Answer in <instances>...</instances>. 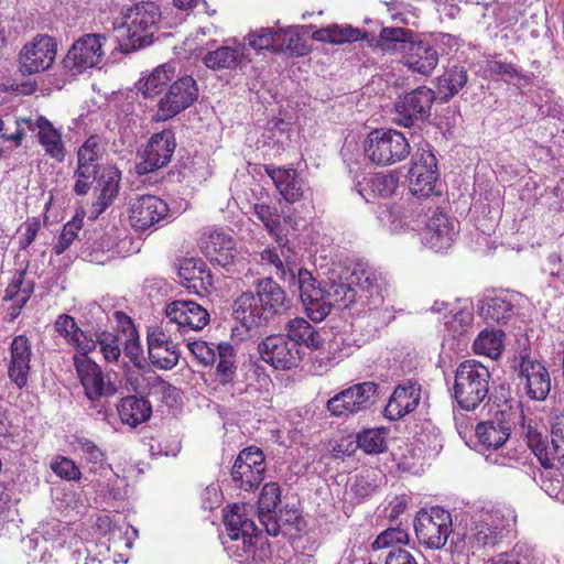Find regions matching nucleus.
I'll use <instances>...</instances> for the list:
<instances>
[{
    "label": "nucleus",
    "mask_w": 564,
    "mask_h": 564,
    "mask_svg": "<svg viewBox=\"0 0 564 564\" xmlns=\"http://www.w3.org/2000/svg\"><path fill=\"white\" fill-rule=\"evenodd\" d=\"M292 301L272 278L254 282V291L242 292L232 304V315L247 330L267 326L291 308Z\"/></svg>",
    "instance_id": "obj_1"
},
{
    "label": "nucleus",
    "mask_w": 564,
    "mask_h": 564,
    "mask_svg": "<svg viewBox=\"0 0 564 564\" xmlns=\"http://www.w3.org/2000/svg\"><path fill=\"white\" fill-rule=\"evenodd\" d=\"M228 538L223 542L228 554L241 564H268L272 547L256 523L248 518L246 508L234 505L224 514Z\"/></svg>",
    "instance_id": "obj_2"
},
{
    "label": "nucleus",
    "mask_w": 564,
    "mask_h": 564,
    "mask_svg": "<svg viewBox=\"0 0 564 564\" xmlns=\"http://www.w3.org/2000/svg\"><path fill=\"white\" fill-rule=\"evenodd\" d=\"M162 12L152 1L138 2L122 13V24L117 29L122 37L120 51L131 53L154 42L160 30Z\"/></svg>",
    "instance_id": "obj_3"
},
{
    "label": "nucleus",
    "mask_w": 564,
    "mask_h": 564,
    "mask_svg": "<svg viewBox=\"0 0 564 564\" xmlns=\"http://www.w3.org/2000/svg\"><path fill=\"white\" fill-rule=\"evenodd\" d=\"M491 373L480 361L468 359L455 371L453 397L460 409L474 411L489 398Z\"/></svg>",
    "instance_id": "obj_4"
},
{
    "label": "nucleus",
    "mask_w": 564,
    "mask_h": 564,
    "mask_svg": "<svg viewBox=\"0 0 564 564\" xmlns=\"http://www.w3.org/2000/svg\"><path fill=\"white\" fill-rule=\"evenodd\" d=\"M364 154L372 164L392 165L408 158L410 144L402 132L378 128L370 131L364 140Z\"/></svg>",
    "instance_id": "obj_5"
},
{
    "label": "nucleus",
    "mask_w": 564,
    "mask_h": 564,
    "mask_svg": "<svg viewBox=\"0 0 564 564\" xmlns=\"http://www.w3.org/2000/svg\"><path fill=\"white\" fill-rule=\"evenodd\" d=\"M505 524L498 512L481 513L466 524L464 531L454 533L456 547L463 543L462 550L473 554L480 549L495 546L503 536Z\"/></svg>",
    "instance_id": "obj_6"
},
{
    "label": "nucleus",
    "mask_w": 564,
    "mask_h": 564,
    "mask_svg": "<svg viewBox=\"0 0 564 564\" xmlns=\"http://www.w3.org/2000/svg\"><path fill=\"white\" fill-rule=\"evenodd\" d=\"M436 100V93L426 86H419L399 96L393 106L395 123L405 128H421L431 117Z\"/></svg>",
    "instance_id": "obj_7"
},
{
    "label": "nucleus",
    "mask_w": 564,
    "mask_h": 564,
    "mask_svg": "<svg viewBox=\"0 0 564 564\" xmlns=\"http://www.w3.org/2000/svg\"><path fill=\"white\" fill-rule=\"evenodd\" d=\"M379 400V384L375 381L355 383L336 393L326 408L334 416L349 417L370 410Z\"/></svg>",
    "instance_id": "obj_8"
},
{
    "label": "nucleus",
    "mask_w": 564,
    "mask_h": 564,
    "mask_svg": "<svg viewBox=\"0 0 564 564\" xmlns=\"http://www.w3.org/2000/svg\"><path fill=\"white\" fill-rule=\"evenodd\" d=\"M106 41V36L99 33L79 36L61 62L64 72L76 76L97 67L102 62L105 55L102 46Z\"/></svg>",
    "instance_id": "obj_9"
},
{
    "label": "nucleus",
    "mask_w": 564,
    "mask_h": 564,
    "mask_svg": "<svg viewBox=\"0 0 564 564\" xmlns=\"http://www.w3.org/2000/svg\"><path fill=\"white\" fill-rule=\"evenodd\" d=\"M414 530L419 542L432 550L442 549L451 533H455L452 514L441 507L419 512L414 520Z\"/></svg>",
    "instance_id": "obj_10"
},
{
    "label": "nucleus",
    "mask_w": 564,
    "mask_h": 564,
    "mask_svg": "<svg viewBox=\"0 0 564 564\" xmlns=\"http://www.w3.org/2000/svg\"><path fill=\"white\" fill-rule=\"evenodd\" d=\"M199 96L196 80L185 75L174 80L158 102V110L153 116L156 122L167 121L195 104Z\"/></svg>",
    "instance_id": "obj_11"
},
{
    "label": "nucleus",
    "mask_w": 564,
    "mask_h": 564,
    "mask_svg": "<svg viewBox=\"0 0 564 564\" xmlns=\"http://www.w3.org/2000/svg\"><path fill=\"white\" fill-rule=\"evenodd\" d=\"M57 54V42L48 34H36L25 43L19 54V69L22 75H33L47 70Z\"/></svg>",
    "instance_id": "obj_12"
},
{
    "label": "nucleus",
    "mask_w": 564,
    "mask_h": 564,
    "mask_svg": "<svg viewBox=\"0 0 564 564\" xmlns=\"http://www.w3.org/2000/svg\"><path fill=\"white\" fill-rule=\"evenodd\" d=\"M198 247L210 263L231 272L237 258L235 239L221 228H205L199 237Z\"/></svg>",
    "instance_id": "obj_13"
},
{
    "label": "nucleus",
    "mask_w": 564,
    "mask_h": 564,
    "mask_svg": "<svg viewBox=\"0 0 564 564\" xmlns=\"http://www.w3.org/2000/svg\"><path fill=\"white\" fill-rule=\"evenodd\" d=\"M73 362L84 394L90 402H99L117 393V387L109 375L91 358H73Z\"/></svg>",
    "instance_id": "obj_14"
},
{
    "label": "nucleus",
    "mask_w": 564,
    "mask_h": 564,
    "mask_svg": "<svg viewBox=\"0 0 564 564\" xmlns=\"http://www.w3.org/2000/svg\"><path fill=\"white\" fill-rule=\"evenodd\" d=\"M261 359L279 370L296 368L303 358L301 348L292 344L285 334H272L258 344Z\"/></svg>",
    "instance_id": "obj_15"
},
{
    "label": "nucleus",
    "mask_w": 564,
    "mask_h": 564,
    "mask_svg": "<svg viewBox=\"0 0 564 564\" xmlns=\"http://www.w3.org/2000/svg\"><path fill=\"white\" fill-rule=\"evenodd\" d=\"M175 149L176 139L172 129L153 133L145 145L142 161L135 164V172L144 175L167 165Z\"/></svg>",
    "instance_id": "obj_16"
},
{
    "label": "nucleus",
    "mask_w": 564,
    "mask_h": 564,
    "mask_svg": "<svg viewBox=\"0 0 564 564\" xmlns=\"http://www.w3.org/2000/svg\"><path fill=\"white\" fill-rule=\"evenodd\" d=\"M440 177L437 159L431 150L417 151L409 170L410 191L419 197H429L435 192Z\"/></svg>",
    "instance_id": "obj_17"
},
{
    "label": "nucleus",
    "mask_w": 564,
    "mask_h": 564,
    "mask_svg": "<svg viewBox=\"0 0 564 564\" xmlns=\"http://www.w3.org/2000/svg\"><path fill=\"white\" fill-rule=\"evenodd\" d=\"M520 383L525 394L535 401L546 400L551 391V377L545 366L529 354H520L519 373Z\"/></svg>",
    "instance_id": "obj_18"
},
{
    "label": "nucleus",
    "mask_w": 564,
    "mask_h": 564,
    "mask_svg": "<svg viewBox=\"0 0 564 564\" xmlns=\"http://www.w3.org/2000/svg\"><path fill=\"white\" fill-rule=\"evenodd\" d=\"M167 204L158 196L142 195L131 200L129 219L137 231L158 228L169 215Z\"/></svg>",
    "instance_id": "obj_19"
},
{
    "label": "nucleus",
    "mask_w": 564,
    "mask_h": 564,
    "mask_svg": "<svg viewBox=\"0 0 564 564\" xmlns=\"http://www.w3.org/2000/svg\"><path fill=\"white\" fill-rule=\"evenodd\" d=\"M350 279L351 284L356 286L358 300L367 306L368 311L382 305L387 288L380 273L371 268H359L354 270Z\"/></svg>",
    "instance_id": "obj_20"
},
{
    "label": "nucleus",
    "mask_w": 564,
    "mask_h": 564,
    "mask_svg": "<svg viewBox=\"0 0 564 564\" xmlns=\"http://www.w3.org/2000/svg\"><path fill=\"white\" fill-rule=\"evenodd\" d=\"M440 53L434 41L416 34L402 63L421 75L429 76L438 64Z\"/></svg>",
    "instance_id": "obj_21"
},
{
    "label": "nucleus",
    "mask_w": 564,
    "mask_h": 564,
    "mask_svg": "<svg viewBox=\"0 0 564 564\" xmlns=\"http://www.w3.org/2000/svg\"><path fill=\"white\" fill-rule=\"evenodd\" d=\"M512 425L513 413L501 409L495 413L492 419L478 423L476 435L481 445L488 449H497L510 437Z\"/></svg>",
    "instance_id": "obj_22"
},
{
    "label": "nucleus",
    "mask_w": 564,
    "mask_h": 564,
    "mask_svg": "<svg viewBox=\"0 0 564 564\" xmlns=\"http://www.w3.org/2000/svg\"><path fill=\"white\" fill-rule=\"evenodd\" d=\"M421 401V384L408 380L394 388L384 410L383 415L390 421H397L413 412Z\"/></svg>",
    "instance_id": "obj_23"
},
{
    "label": "nucleus",
    "mask_w": 564,
    "mask_h": 564,
    "mask_svg": "<svg viewBox=\"0 0 564 564\" xmlns=\"http://www.w3.org/2000/svg\"><path fill=\"white\" fill-rule=\"evenodd\" d=\"M165 314L172 323L193 330H200L209 322L208 312L194 301H173L166 306Z\"/></svg>",
    "instance_id": "obj_24"
},
{
    "label": "nucleus",
    "mask_w": 564,
    "mask_h": 564,
    "mask_svg": "<svg viewBox=\"0 0 564 564\" xmlns=\"http://www.w3.org/2000/svg\"><path fill=\"white\" fill-rule=\"evenodd\" d=\"M202 62L213 70L242 69L251 62V58L246 45L238 43L236 46L224 45L208 51L203 55Z\"/></svg>",
    "instance_id": "obj_25"
},
{
    "label": "nucleus",
    "mask_w": 564,
    "mask_h": 564,
    "mask_svg": "<svg viewBox=\"0 0 564 564\" xmlns=\"http://www.w3.org/2000/svg\"><path fill=\"white\" fill-rule=\"evenodd\" d=\"M31 356L32 346L29 338L24 335L15 336L10 345L8 376L19 388H23L28 382Z\"/></svg>",
    "instance_id": "obj_26"
},
{
    "label": "nucleus",
    "mask_w": 564,
    "mask_h": 564,
    "mask_svg": "<svg viewBox=\"0 0 564 564\" xmlns=\"http://www.w3.org/2000/svg\"><path fill=\"white\" fill-rule=\"evenodd\" d=\"M456 237V229L454 221L443 214H434L426 225L425 232L423 234V242L426 247L435 252L446 251Z\"/></svg>",
    "instance_id": "obj_27"
},
{
    "label": "nucleus",
    "mask_w": 564,
    "mask_h": 564,
    "mask_svg": "<svg viewBox=\"0 0 564 564\" xmlns=\"http://www.w3.org/2000/svg\"><path fill=\"white\" fill-rule=\"evenodd\" d=\"M476 312L488 324H507L514 315V303L508 294H485Z\"/></svg>",
    "instance_id": "obj_28"
},
{
    "label": "nucleus",
    "mask_w": 564,
    "mask_h": 564,
    "mask_svg": "<svg viewBox=\"0 0 564 564\" xmlns=\"http://www.w3.org/2000/svg\"><path fill=\"white\" fill-rule=\"evenodd\" d=\"M265 172L288 203L293 204L304 197L306 183L295 169L265 166Z\"/></svg>",
    "instance_id": "obj_29"
},
{
    "label": "nucleus",
    "mask_w": 564,
    "mask_h": 564,
    "mask_svg": "<svg viewBox=\"0 0 564 564\" xmlns=\"http://www.w3.org/2000/svg\"><path fill=\"white\" fill-rule=\"evenodd\" d=\"M177 275L181 284L195 294L207 292L213 285V276L200 259H183L178 265Z\"/></svg>",
    "instance_id": "obj_30"
},
{
    "label": "nucleus",
    "mask_w": 564,
    "mask_h": 564,
    "mask_svg": "<svg viewBox=\"0 0 564 564\" xmlns=\"http://www.w3.org/2000/svg\"><path fill=\"white\" fill-rule=\"evenodd\" d=\"M285 335L296 348L306 347L315 351L325 343L324 332L312 325L304 317L291 318L284 326Z\"/></svg>",
    "instance_id": "obj_31"
},
{
    "label": "nucleus",
    "mask_w": 564,
    "mask_h": 564,
    "mask_svg": "<svg viewBox=\"0 0 564 564\" xmlns=\"http://www.w3.org/2000/svg\"><path fill=\"white\" fill-rule=\"evenodd\" d=\"M117 412L122 424L135 429L150 420L152 404L144 397L131 394L120 399Z\"/></svg>",
    "instance_id": "obj_32"
},
{
    "label": "nucleus",
    "mask_w": 564,
    "mask_h": 564,
    "mask_svg": "<svg viewBox=\"0 0 564 564\" xmlns=\"http://www.w3.org/2000/svg\"><path fill=\"white\" fill-rule=\"evenodd\" d=\"M399 178L393 173H372L356 184V191L366 199L387 198L394 194Z\"/></svg>",
    "instance_id": "obj_33"
},
{
    "label": "nucleus",
    "mask_w": 564,
    "mask_h": 564,
    "mask_svg": "<svg viewBox=\"0 0 564 564\" xmlns=\"http://www.w3.org/2000/svg\"><path fill=\"white\" fill-rule=\"evenodd\" d=\"M289 288L292 292L299 293L303 305L322 300L324 294L328 292L321 286V283L305 268H300L296 272L291 269L289 270Z\"/></svg>",
    "instance_id": "obj_34"
},
{
    "label": "nucleus",
    "mask_w": 564,
    "mask_h": 564,
    "mask_svg": "<svg viewBox=\"0 0 564 564\" xmlns=\"http://www.w3.org/2000/svg\"><path fill=\"white\" fill-rule=\"evenodd\" d=\"M34 129L37 130V140L45 153L57 162H63L66 156V149L61 131L44 116H39Z\"/></svg>",
    "instance_id": "obj_35"
},
{
    "label": "nucleus",
    "mask_w": 564,
    "mask_h": 564,
    "mask_svg": "<svg viewBox=\"0 0 564 564\" xmlns=\"http://www.w3.org/2000/svg\"><path fill=\"white\" fill-rule=\"evenodd\" d=\"M486 70L489 72L491 76H499L506 83L512 84L518 88H524L533 85L540 74V72H538V74L534 72H523L514 64L503 62L496 56L487 61Z\"/></svg>",
    "instance_id": "obj_36"
},
{
    "label": "nucleus",
    "mask_w": 564,
    "mask_h": 564,
    "mask_svg": "<svg viewBox=\"0 0 564 564\" xmlns=\"http://www.w3.org/2000/svg\"><path fill=\"white\" fill-rule=\"evenodd\" d=\"M416 33L399 26L382 28L377 42L380 50L390 54H399L403 58Z\"/></svg>",
    "instance_id": "obj_37"
},
{
    "label": "nucleus",
    "mask_w": 564,
    "mask_h": 564,
    "mask_svg": "<svg viewBox=\"0 0 564 564\" xmlns=\"http://www.w3.org/2000/svg\"><path fill=\"white\" fill-rule=\"evenodd\" d=\"M468 83V73L464 66L454 65L437 77V94L440 104H447Z\"/></svg>",
    "instance_id": "obj_38"
},
{
    "label": "nucleus",
    "mask_w": 564,
    "mask_h": 564,
    "mask_svg": "<svg viewBox=\"0 0 564 564\" xmlns=\"http://www.w3.org/2000/svg\"><path fill=\"white\" fill-rule=\"evenodd\" d=\"M26 269L17 271L9 285L7 286L3 295V301H13V310L18 313L25 306L32 296L35 288L33 280H28Z\"/></svg>",
    "instance_id": "obj_39"
},
{
    "label": "nucleus",
    "mask_w": 564,
    "mask_h": 564,
    "mask_svg": "<svg viewBox=\"0 0 564 564\" xmlns=\"http://www.w3.org/2000/svg\"><path fill=\"white\" fill-rule=\"evenodd\" d=\"M174 76V65L171 63L162 64L154 68L147 78L139 80V90L145 98H152L161 94Z\"/></svg>",
    "instance_id": "obj_40"
},
{
    "label": "nucleus",
    "mask_w": 564,
    "mask_h": 564,
    "mask_svg": "<svg viewBox=\"0 0 564 564\" xmlns=\"http://www.w3.org/2000/svg\"><path fill=\"white\" fill-rule=\"evenodd\" d=\"M215 379L223 387L227 388L237 370L236 350L229 343H219L217 345Z\"/></svg>",
    "instance_id": "obj_41"
},
{
    "label": "nucleus",
    "mask_w": 564,
    "mask_h": 564,
    "mask_svg": "<svg viewBox=\"0 0 564 564\" xmlns=\"http://www.w3.org/2000/svg\"><path fill=\"white\" fill-rule=\"evenodd\" d=\"M264 473L265 469L235 462L230 475L236 487L246 491H253L263 481Z\"/></svg>",
    "instance_id": "obj_42"
},
{
    "label": "nucleus",
    "mask_w": 564,
    "mask_h": 564,
    "mask_svg": "<svg viewBox=\"0 0 564 564\" xmlns=\"http://www.w3.org/2000/svg\"><path fill=\"white\" fill-rule=\"evenodd\" d=\"M254 214L280 246H284L288 242L286 235H284L282 230L280 214L275 206H270L263 203L256 204Z\"/></svg>",
    "instance_id": "obj_43"
},
{
    "label": "nucleus",
    "mask_w": 564,
    "mask_h": 564,
    "mask_svg": "<svg viewBox=\"0 0 564 564\" xmlns=\"http://www.w3.org/2000/svg\"><path fill=\"white\" fill-rule=\"evenodd\" d=\"M258 54L268 51L276 53V29L275 28H258L251 30L245 37L243 43Z\"/></svg>",
    "instance_id": "obj_44"
},
{
    "label": "nucleus",
    "mask_w": 564,
    "mask_h": 564,
    "mask_svg": "<svg viewBox=\"0 0 564 564\" xmlns=\"http://www.w3.org/2000/svg\"><path fill=\"white\" fill-rule=\"evenodd\" d=\"M502 337L503 333L501 330L484 329L474 341V351L496 359L501 355L503 348Z\"/></svg>",
    "instance_id": "obj_45"
},
{
    "label": "nucleus",
    "mask_w": 564,
    "mask_h": 564,
    "mask_svg": "<svg viewBox=\"0 0 564 564\" xmlns=\"http://www.w3.org/2000/svg\"><path fill=\"white\" fill-rule=\"evenodd\" d=\"M286 51L292 55L303 56L307 54L308 48L296 30L276 29V53Z\"/></svg>",
    "instance_id": "obj_46"
},
{
    "label": "nucleus",
    "mask_w": 564,
    "mask_h": 564,
    "mask_svg": "<svg viewBox=\"0 0 564 564\" xmlns=\"http://www.w3.org/2000/svg\"><path fill=\"white\" fill-rule=\"evenodd\" d=\"M259 370L260 368L253 362H243L238 367L232 376V380L228 383L232 394L248 393L250 388H254Z\"/></svg>",
    "instance_id": "obj_47"
},
{
    "label": "nucleus",
    "mask_w": 564,
    "mask_h": 564,
    "mask_svg": "<svg viewBox=\"0 0 564 564\" xmlns=\"http://www.w3.org/2000/svg\"><path fill=\"white\" fill-rule=\"evenodd\" d=\"M386 429H365L357 434L356 442L367 454H381L387 449Z\"/></svg>",
    "instance_id": "obj_48"
},
{
    "label": "nucleus",
    "mask_w": 564,
    "mask_h": 564,
    "mask_svg": "<svg viewBox=\"0 0 564 564\" xmlns=\"http://www.w3.org/2000/svg\"><path fill=\"white\" fill-rule=\"evenodd\" d=\"M487 564H540L532 547L517 544L510 552L502 553Z\"/></svg>",
    "instance_id": "obj_49"
},
{
    "label": "nucleus",
    "mask_w": 564,
    "mask_h": 564,
    "mask_svg": "<svg viewBox=\"0 0 564 564\" xmlns=\"http://www.w3.org/2000/svg\"><path fill=\"white\" fill-rule=\"evenodd\" d=\"M104 149L98 135H90L77 151V163L99 170V161Z\"/></svg>",
    "instance_id": "obj_50"
},
{
    "label": "nucleus",
    "mask_w": 564,
    "mask_h": 564,
    "mask_svg": "<svg viewBox=\"0 0 564 564\" xmlns=\"http://www.w3.org/2000/svg\"><path fill=\"white\" fill-rule=\"evenodd\" d=\"M408 527L403 528L402 521L397 522L394 527H390L382 531L372 543L373 550L384 549L397 544L409 543Z\"/></svg>",
    "instance_id": "obj_51"
},
{
    "label": "nucleus",
    "mask_w": 564,
    "mask_h": 564,
    "mask_svg": "<svg viewBox=\"0 0 564 564\" xmlns=\"http://www.w3.org/2000/svg\"><path fill=\"white\" fill-rule=\"evenodd\" d=\"M83 216L79 217L76 215L72 220L64 225L63 230L52 249L56 256L64 253L70 247L72 242L77 237L78 231L83 228Z\"/></svg>",
    "instance_id": "obj_52"
},
{
    "label": "nucleus",
    "mask_w": 564,
    "mask_h": 564,
    "mask_svg": "<svg viewBox=\"0 0 564 564\" xmlns=\"http://www.w3.org/2000/svg\"><path fill=\"white\" fill-rule=\"evenodd\" d=\"M95 349L99 345L100 350L107 361H117L121 355L119 338L107 330L95 332Z\"/></svg>",
    "instance_id": "obj_53"
},
{
    "label": "nucleus",
    "mask_w": 564,
    "mask_h": 564,
    "mask_svg": "<svg viewBox=\"0 0 564 564\" xmlns=\"http://www.w3.org/2000/svg\"><path fill=\"white\" fill-rule=\"evenodd\" d=\"M75 445L83 453L85 459L89 464L98 465L99 467L105 465L107 454L93 440L84 436H76Z\"/></svg>",
    "instance_id": "obj_54"
},
{
    "label": "nucleus",
    "mask_w": 564,
    "mask_h": 564,
    "mask_svg": "<svg viewBox=\"0 0 564 564\" xmlns=\"http://www.w3.org/2000/svg\"><path fill=\"white\" fill-rule=\"evenodd\" d=\"M326 36L323 40H326L334 44H343L347 42H356L366 36V33H362L359 29L352 28L350 25L339 26L333 25L328 26L326 30Z\"/></svg>",
    "instance_id": "obj_55"
},
{
    "label": "nucleus",
    "mask_w": 564,
    "mask_h": 564,
    "mask_svg": "<svg viewBox=\"0 0 564 564\" xmlns=\"http://www.w3.org/2000/svg\"><path fill=\"white\" fill-rule=\"evenodd\" d=\"M98 173V169L77 163V169L74 172L76 178L74 193L79 196L86 195L97 180Z\"/></svg>",
    "instance_id": "obj_56"
},
{
    "label": "nucleus",
    "mask_w": 564,
    "mask_h": 564,
    "mask_svg": "<svg viewBox=\"0 0 564 564\" xmlns=\"http://www.w3.org/2000/svg\"><path fill=\"white\" fill-rule=\"evenodd\" d=\"M51 469L56 476L67 481H77L82 477L76 463L66 456H56L51 463Z\"/></svg>",
    "instance_id": "obj_57"
},
{
    "label": "nucleus",
    "mask_w": 564,
    "mask_h": 564,
    "mask_svg": "<svg viewBox=\"0 0 564 564\" xmlns=\"http://www.w3.org/2000/svg\"><path fill=\"white\" fill-rule=\"evenodd\" d=\"M180 359V350L176 343L172 341V345H164L158 350H154V355L150 358L151 362L161 369H172L175 367Z\"/></svg>",
    "instance_id": "obj_58"
},
{
    "label": "nucleus",
    "mask_w": 564,
    "mask_h": 564,
    "mask_svg": "<svg viewBox=\"0 0 564 564\" xmlns=\"http://www.w3.org/2000/svg\"><path fill=\"white\" fill-rule=\"evenodd\" d=\"M281 499V490L276 482H268L262 487L258 500V514L274 512Z\"/></svg>",
    "instance_id": "obj_59"
},
{
    "label": "nucleus",
    "mask_w": 564,
    "mask_h": 564,
    "mask_svg": "<svg viewBox=\"0 0 564 564\" xmlns=\"http://www.w3.org/2000/svg\"><path fill=\"white\" fill-rule=\"evenodd\" d=\"M54 329L67 344H78L75 336L83 335V329L77 325L75 318L68 314L57 316L54 323Z\"/></svg>",
    "instance_id": "obj_60"
},
{
    "label": "nucleus",
    "mask_w": 564,
    "mask_h": 564,
    "mask_svg": "<svg viewBox=\"0 0 564 564\" xmlns=\"http://www.w3.org/2000/svg\"><path fill=\"white\" fill-rule=\"evenodd\" d=\"M187 347L195 358L204 366H212L217 360V346L203 340L188 341Z\"/></svg>",
    "instance_id": "obj_61"
},
{
    "label": "nucleus",
    "mask_w": 564,
    "mask_h": 564,
    "mask_svg": "<svg viewBox=\"0 0 564 564\" xmlns=\"http://www.w3.org/2000/svg\"><path fill=\"white\" fill-rule=\"evenodd\" d=\"M333 305V302H330V291H328L324 294L322 300L314 301L311 304L303 306L307 317L314 323H318L328 316Z\"/></svg>",
    "instance_id": "obj_62"
},
{
    "label": "nucleus",
    "mask_w": 564,
    "mask_h": 564,
    "mask_svg": "<svg viewBox=\"0 0 564 564\" xmlns=\"http://www.w3.org/2000/svg\"><path fill=\"white\" fill-rule=\"evenodd\" d=\"M377 485L370 479L368 474H360L355 477V480L350 487V492L357 499L362 501L375 494Z\"/></svg>",
    "instance_id": "obj_63"
},
{
    "label": "nucleus",
    "mask_w": 564,
    "mask_h": 564,
    "mask_svg": "<svg viewBox=\"0 0 564 564\" xmlns=\"http://www.w3.org/2000/svg\"><path fill=\"white\" fill-rule=\"evenodd\" d=\"M552 455L561 467L564 468V425L555 424L552 426Z\"/></svg>",
    "instance_id": "obj_64"
}]
</instances>
